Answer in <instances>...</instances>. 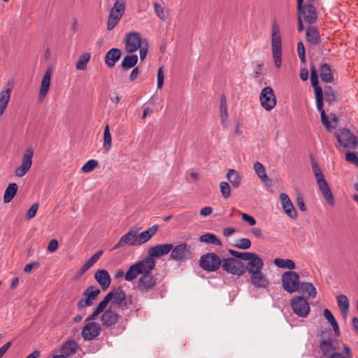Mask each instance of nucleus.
<instances>
[{
    "mask_svg": "<svg viewBox=\"0 0 358 358\" xmlns=\"http://www.w3.org/2000/svg\"><path fill=\"white\" fill-rule=\"evenodd\" d=\"M310 81L315 90L316 106L317 110L320 112L322 124L328 130L335 129L337 125L336 120L334 119L330 122L326 115L324 110L323 109V92L322 88L318 85L319 81L317 71L313 66L310 67Z\"/></svg>",
    "mask_w": 358,
    "mask_h": 358,
    "instance_id": "1",
    "label": "nucleus"
},
{
    "mask_svg": "<svg viewBox=\"0 0 358 358\" xmlns=\"http://www.w3.org/2000/svg\"><path fill=\"white\" fill-rule=\"evenodd\" d=\"M156 262L155 259L148 255V256L142 260L138 261L131 265L125 273L124 279L127 281L131 282L139 275H146L151 273L155 268Z\"/></svg>",
    "mask_w": 358,
    "mask_h": 358,
    "instance_id": "2",
    "label": "nucleus"
},
{
    "mask_svg": "<svg viewBox=\"0 0 358 358\" xmlns=\"http://www.w3.org/2000/svg\"><path fill=\"white\" fill-rule=\"evenodd\" d=\"M271 48L275 66L279 69L282 64V40L279 27L275 23L272 26Z\"/></svg>",
    "mask_w": 358,
    "mask_h": 358,
    "instance_id": "3",
    "label": "nucleus"
},
{
    "mask_svg": "<svg viewBox=\"0 0 358 358\" xmlns=\"http://www.w3.org/2000/svg\"><path fill=\"white\" fill-rule=\"evenodd\" d=\"M126 9L125 0H115L113 6L110 8L107 29L112 30L120 21Z\"/></svg>",
    "mask_w": 358,
    "mask_h": 358,
    "instance_id": "4",
    "label": "nucleus"
},
{
    "mask_svg": "<svg viewBox=\"0 0 358 358\" xmlns=\"http://www.w3.org/2000/svg\"><path fill=\"white\" fill-rule=\"evenodd\" d=\"M338 144L337 148H354L358 143L357 137L348 129H341L338 132L334 133Z\"/></svg>",
    "mask_w": 358,
    "mask_h": 358,
    "instance_id": "5",
    "label": "nucleus"
},
{
    "mask_svg": "<svg viewBox=\"0 0 358 358\" xmlns=\"http://www.w3.org/2000/svg\"><path fill=\"white\" fill-rule=\"evenodd\" d=\"M331 334V330L323 332L320 340V348L324 357L336 352L335 351L338 349L337 346L338 342L332 338Z\"/></svg>",
    "mask_w": 358,
    "mask_h": 358,
    "instance_id": "6",
    "label": "nucleus"
},
{
    "mask_svg": "<svg viewBox=\"0 0 358 358\" xmlns=\"http://www.w3.org/2000/svg\"><path fill=\"white\" fill-rule=\"evenodd\" d=\"M297 16L301 15V18L308 24H313L317 21V14L315 7L311 4L303 6V0H297Z\"/></svg>",
    "mask_w": 358,
    "mask_h": 358,
    "instance_id": "7",
    "label": "nucleus"
},
{
    "mask_svg": "<svg viewBox=\"0 0 358 358\" xmlns=\"http://www.w3.org/2000/svg\"><path fill=\"white\" fill-rule=\"evenodd\" d=\"M199 264L203 270L215 271L221 266L222 260L215 253L209 252L201 257Z\"/></svg>",
    "mask_w": 358,
    "mask_h": 358,
    "instance_id": "8",
    "label": "nucleus"
},
{
    "mask_svg": "<svg viewBox=\"0 0 358 358\" xmlns=\"http://www.w3.org/2000/svg\"><path fill=\"white\" fill-rule=\"evenodd\" d=\"M170 252V258L178 262H185L190 259L192 256L191 247L185 243H180L176 246L172 245Z\"/></svg>",
    "mask_w": 358,
    "mask_h": 358,
    "instance_id": "9",
    "label": "nucleus"
},
{
    "mask_svg": "<svg viewBox=\"0 0 358 358\" xmlns=\"http://www.w3.org/2000/svg\"><path fill=\"white\" fill-rule=\"evenodd\" d=\"M145 42V40H142L141 36L138 32H129L124 38L125 50L129 53H133Z\"/></svg>",
    "mask_w": 358,
    "mask_h": 358,
    "instance_id": "10",
    "label": "nucleus"
},
{
    "mask_svg": "<svg viewBox=\"0 0 358 358\" xmlns=\"http://www.w3.org/2000/svg\"><path fill=\"white\" fill-rule=\"evenodd\" d=\"M283 289L289 292L293 293L298 289L299 285V275L294 271H286L282 275Z\"/></svg>",
    "mask_w": 358,
    "mask_h": 358,
    "instance_id": "11",
    "label": "nucleus"
},
{
    "mask_svg": "<svg viewBox=\"0 0 358 358\" xmlns=\"http://www.w3.org/2000/svg\"><path fill=\"white\" fill-rule=\"evenodd\" d=\"M222 269L232 275H241L245 273V267L242 262L229 257L222 262Z\"/></svg>",
    "mask_w": 358,
    "mask_h": 358,
    "instance_id": "12",
    "label": "nucleus"
},
{
    "mask_svg": "<svg viewBox=\"0 0 358 358\" xmlns=\"http://www.w3.org/2000/svg\"><path fill=\"white\" fill-rule=\"evenodd\" d=\"M291 307L295 314L301 317H306L310 312V306L303 296H294L291 301Z\"/></svg>",
    "mask_w": 358,
    "mask_h": 358,
    "instance_id": "13",
    "label": "nucleus"
},
{
    "mask_svg": "<svg viewBox=\"0 0 358 358\" xmlns=\"http://www.w3.org/2000/svg\"><path fill=\"white\" fill-rule=\"evenodd\" d=\"M157 285V278L152 273L142 275L138 280L137 288L143 292L147 293L155 289Z\"/></svg>",
    "mask_w": 358,
    "mask_h": 358,
    "instance_id": "14",
    "label": "nucleus"
},
{
    "mask_svg": "<svg viewBox=\"0 0 358 358\" xmlns=\"http://www.w3.org/2000/svg\"><path fill=\"white\" fill-rule=\"evenodd\" d=\"M259 99L262 106L268 111L276 104V99L271 87H266L262 90Z\"/></svg>",
    "mask_w": 358,
    "mask_h": 358,
    "instance_id": "15",
    "label": "nucleus"
},
{
    "mask_svg": "<svg viewBox=\"0 0 358 358\" xmlns=\"http://www.w3.org/2000/svg\"><path fill=\"white\" fill-rule=\"evenodd\" d=\"M87 322L83 327L81 336L85 341H91L97 337L101 331L100 325L92 321H86Z\"/></svg>",
    "mask_w": 358,
    "mask_h": 358,
    "instance_id": "16",
    "label": "nucleus"
},
{
    "mask_svg": "<svg viewBox=\"0 0 358 358\" xmlns=\"http://www.w3.org/2000/svg\"><path fill=\"white\" fill-rule=\"evenodd\" d=\"M34 151L31 148H28L22 156V164L15 171V174L17 177L24 176L30 169L32 164V157Z\"/></svg>",
    "mask_w": 358,
    "mask_h": 358,
    "instance_id": "17",
    "label": "nucleus"
},
{
    "mask_svg": "<svg viewBox=\"0 0 358 358\" xmlns=\"http://www.w3.org/2000/svg\"><path fill=\"white\" fill-rule=\"evenodd\" d=\"M139 229L136 227L131 228L127 234L123 235L117 244L114 246L113 249H118L125 245L131 246H136L137 243V234Z\"/></svg>",
    "mask_w": 358,
    "mask_h": 358,
    "instance_id": "18",
    "label": "nucleus"
},
{
    "mask_svg": "<svg viewBox=\"0 0 358 358\" xmlns=\"http://www.w3.org/2000/svg\"><path fill=\"white\" fill-rule=\"evenodd\" d=\"M100 294V289L94 286L88 287L83 293V295L85 296V300H80L78 303V308L81 309L85 306H90L93 303V301L97 297V296Z\"/></svg>",
    "mask_w": 358,
    "mask_h": 358,
    "instance_id": "19",
    "label": "nucleus"
},
{
    "mask_svg": "<svg viewBox=\"0 0 358 358\" xmlns=\"http://www.w3.org/2000/svg\"><path fill=\"white\" fill-rule=\"evenodd\" d=\"M171 249L172 244L171 243L159 244L150 247L148 250V255H149L152 259H155V258H160L168 255Z\"/></svg>",
    "mask_w": 358,
    "mask_h": 358,
    "instance_id": "20",
    "label": "nucleus"
},
{
    "mask_svg": "<svg viewBox=\"0 0 358 358\" xmlns=\"http://www.w3.org/2000/svg\"><path fill=\"white\" fill-rule=\"evenodd\" d=\"M279 199L284 212L291 218L296 219L297 217L296 211L289 196L285 193H281Z\"/></svg>",
    "mask_w": 358,
    "mask_h": 358,
    "instance_id": "21",
    "label": "nucleus"
},
{
    "mask_svg": "<svg viewBox=\"0 0 358 358\" xmlns=\"http://www.w3.org/2000/svg\"><path fill=\"white\" fill-rule=\"evenodd\" d=\"M264 266L262 259L256 254L253 253L252 257L248 260L245 267L248 273L250 275L255 272L262 271Z\"/></svg>",
    "mask_w": 358,
    "mask_h": 358,
    "instance_id": "22",
    "label": "nucleus"
},
{
    "mask_svg": "<svg viewBox=\"0 0 358 358\" xmlns=\"http://www.w3.org/2000/svg\"><path fill=\"white\" fill-rule=\"evenodd\" d=\"M250 283L256 287L266 288L269 285V281L262 271L255 272L250 274Z\"/></svg>",
    "mask_w": 358,
    "mask_h": 358,
    "instance_id": "23",
    "label": "nucleus"
},
{
    "mask_svg": "<svg viewBox=\"0 0 358 358\" xmlns=\"http://www.w3.org/2000/svg\"><path fill=\"white\" fill-rule=\"evenodd\" d=\"M94 278L100 285L103 290L108 289L110 285L111 279L106 270H98L94 274Z\"/></svg>",
    "mask_w": 358,
    "mask_h": 358,
    "instance_id": "24",
    "label": "nucleus"
},
{
    "mask_svg": "<svg viewBox=\"0 0 358 358\" xmlns=\"http://www.w3.org/2000/svg\"><path fill=\"white\" fill-rule=\"evenodd\" d=\"M51 73V69H48L43 75L39 91L40 100H43L48 92L50 85Z\"/></svg>",
    "mask_w": 358,
    "mask_h": 358,
    "instance_id": "25",
    "label": "nucleus"
},
{
    "mask_svg": "<svg viewBox=\"0 0 358 358\" xmlns=\"http://www.w3.org/2000/svg\"><path fill=\"white\" fill-rule=\"evenodd\" d=\"M313 170L314 172V176L315 177L317 185L319 187L320 190L321 192L326 191L329 188L327 181L325 180L324 176L320 169L319 166L317 164L314 163L313 164Z\"/></svg>",
    "mask_w": 358,
    "mask_h": 358,
    "instance_id": "26",
    "label": "nucleus"
},
{
    "mask_svg": "<svg viewBox=\"0 0 358 358\" xmlns=\"http://www.w3.org/2000/svg\"><path fill=\"white\" fill-rule=\"evenodd\" d=\"M122 55V52L118 48L110 49L105 55V63L109 67L112 68L115 66V63L120 59Z\"/></svg>",
    "mask_w": 358,
    "mask_h": 358,
    "instance_id": "27",
    "label": "nucleus"
},
{
    "mask_svg": "<svg viewBox=\"0 0 358 358\" xmlns=\"http://www.w3.org/2000/svg\"><path fill=\"white\" fill-rule=\"evenodd\" d=\"M118 317V314L109 308L101 316L102 325L108 327L114 325L117 322Z\"/></svg>",
    "mask_w": 358,
    "mask_h": 358,
    "instance_id": "28",
    "label": "nucleus"
},
{
    "mask_svg": "<svg viewBox=\"0 0 358 358\" xmlns=\"http://www.w3.org/2000/svg\"><path fill=\"white\" fill-rule=\"evenodd\" d=\"M306 36L308 42L313 45H317L320 43V35L315 27H308L306 29Z\"/></svg>",
    "mask_w": 358,
    "mask_h": 358,
    "instance_id": "29",
    "label": "nucleus"
},
{
    "mask_svg": "<svg viewBox=\"0 0 358 358\" xmlns=\"http://www.w3.org/2000/svg\"><path fill=\"white\" fill-rule=\"evenodd\" d=\"M78 344L73 341L66 342L61 348V356L68 358L74 355L78 350Z\"/></svg>",
    "mask_w": 358,
    "mask_h": 358,
    "instance_id": "30",
    "label": "nucleus"
},
{
    "mask_svg": "<svg viewBox=\"0 0 358 358\" xmlns=\"http://www.w3.org/2000/svg\"><path fill=\"white\" fill-rule=\"evenodd\" d=\"M157 231V227L153 226L146 231L137 234V243L141 245L148 242Z\"/></svg>",
    "mask_w": 358,
    "mask_h": 358,
    "instance_id": "31",
    "label": "nucleus"
},
{
    "mask_svg": "<svg viewBox=\"0 0 358 358\" xmlns=\"http://www.w3.org/2000/svg\"><path fill=\"white\" fill-rule=\"evenodd\" d=\"M110 301V294H106L104 299L99 303L94 312L86 319V321L94 320L96 317L106 309Z\"/></svg>",
    "mask_w": 358,
    "mask_h": 358,
    "instance_id": "32",
    "label": "nucleus"
},
{
    "mask_svg": "<svg viewBox=\"0 0 358 358\" xmlns=\"http://www.w3.org/2000/svg\"><path fill=\"white\" fill-rule=\"evenodd\" d=\"M107 294H110V301L118 306L122 305L125 301V293L121 287L115 289Z\"/></svg>",
    "mask_w": 358,
    "mask_h": 358,
    "instance_id": "33",
    "label": "nucleus"
},
{
    "mask_svg": "<svg viewBox=\"0 0 358 358\" xmlns=\"http://www.w3.org/2000/svg\"><path fill=\"white\" fill-rule=\"evenodd\" d=\"M319 71L320 76L322 81L325 83H332L334 81V76L329 64H322L320 66Z\"/></svg>",
    "mask_w": 358,
    "mask_h": 358,
    "instance_id": "34",
    "label": "nucleus"
},
{
    "mask_svg": "<svg viewBox=\"0 0 358 358\" xmlns=\"http://www.w3.org/2000/svg\"><path fill=\"white\" fill-rule=\"evenodd\" d=\"M296 291L302 294H308V296L311 299H315L317 294L315 287L310 282L299 283Z\"/></svg>",
    "mask_w": 358,
    "mask_h": 358,
    "instance_id": "35",
    "label": "nucleus"
},
{
    "mask_svg": "<svg viewBox=\"0 0 358 358\" xmlns=\"http://www.w3.org/2000/svg\"><path fill=\"white\" fill-rule=\"evenodd\" d=\"M11 89L7 88L0 92V116L4 113L10 98Z\"/></svg>",
    "mask_w": 358,
    "mask_h": 358,
    "instance_id": "36",
    "label": "nucleus"
},
{
    "mask_svg": "<svg viewBox=\"0 0 358 358\" xmlns=\"http://www.w3.org/2000/svg\"><path fill=\"white\" fill-rule=\"evenodd\" d=\"M226 177L234 188H238L240 186L241 177L235 169H229Z\"/></svg>",
    "mask_w": 358,
    "mask_h": 358,
    "instance_id": "37",
    "label": "nucleus"
},
{
    "mask_svg": "<svg viewBox=\"0 0 358 358\" xmlns=\"http://www.w3.org/2000/svg\"><path fill=\"white\" fill-rule=\"evenodd\" d=\"M339 309L344 317H346L350 308V302L345 295L341 294L336 298Z\"/></svg>",
    "mask_w": 358,
    "mask_h": 358,
    "instance_id": "38",
    "label": "nucleus"
},
{
    "mask_svg": "<svg viewBox=\"0 0 358 358\" xmlns=\"http://www.w3.org/2000/svg\"><path fill=\"white\" fill-rule=\"evenodd\" d=\"M199 241L201 243H205L208 244H213L217 246L222 245V242L220 240L213 234L206 233L205 234L201 235Z\"/></svg>",
    "mask_w": 358,
    "mask_h": 358,
    "instance_id": "39",
    "label": "nucleus"
},
{
    "mask_svg": "<svg viewBox=\"0 0 358 358\" xmlns=\"http://www.w3.org/2000/svg\"><path fill=\"white\" fill-rule=\"evenodd\" d=\"M17 192V185L15 183H10L7 187L4 195L3 201L4 203H9L15 196Z\"/></svg>",
    "mask_w": 358,
    "mask_h": 358,
    "instance_id": "40",
    "label": "nucleus"
},
{
    "mask_svg": "<svg viewBox=\"0 0 358 358\" xmlns=\"http://www.w3.org/2000/svg\"><path fill=\"white\" fill-rule=\"evenodd\" d=\"M138 62L137 55H127L124 57L121 66L124 70H128L134 67Z\"/></svg>",
    "mask_w": 358,
    "mask_h": 358,
    "instance_id": "41",
    "label": "nucleus"
},
{
    "mask_svg": "<svg viewBox=\"0 0 358 358\" xmlns=\"http://www.w3.org/2000/svg\"><path fill=\"white\" fill-rule=\"evenodd\" d=\"M274 264L282 268L294 269L295 268V263L292 259L276 258L273 261Z\"/></svg>",
    "mask_w": 358,
    "mask_h": 358,
    "instance_id": "42",
    "label": "nucleus"
},
{
    "mask_svg": "<svg viewBox=\"0 0 358 358\" xmlns=\"http://www.w3.org/2000/svg\"><path fill=\"white\" fill-rule=\"evenodd\" d=\"M324 315L328 320V322L331 324V325L333 327L336 335L338 336L340 334L339 327L336 320L335 319L334 316L332 315L331 311L329 309H324Z\"/></svg>",
    "mask_w": 358,
    "mask_h": 358,
    "instance_id": "43",
    "label": "nucleus"
},
{
    "mask_svg": "<svg viewBox=\"0 0 358 358\" xmlns=\"http://www.w3.org/2000/svg\"><path fill=\"white\" fill-rule=\"evenodd\" d=\"M112 145V138L111 134L110 132L109 126L106 125L104 128L103 131V148L106 151L110 150Z\"/></svg>",
    "mask_w": 358,
    "mask_h": 358,
    "instance_id": "44",
    "label": "nucleus"
},
{
    "mask_svg": "<svg viewBox=\"0 0 358 358\" xmlns=\"http://www.w3.org/2000/svg\"><path fill=\"white\" fill-rule=\"evenodd\" d=\"M254 170L259 176V178L264 182L268 180L264 166L259 162L254 164Z\"/></svg>",
    "mask_w": 358,
    "mask_h": 358,
    "instance_id": "45",
    "label": "nucleus"
},
{
    "mask_svg": "<svg viewBox=\"0 0 358 358\" xmlns=\"http://www.w3.org/2000/svg\"><path fill=\"white\" fill-rule=\"evenodd\" d=\"M90 59V55L89 53H85V54L82 55L79 57V59L76 64V69L80 71L86 69L87 64Z\"/></svg>",
    "mask_w": 358,
    "mask_h": 358,
    "instance_id": "46",
    "label": "nucleus"
},
{
    "mask_svg": "<svg viewBox=\"0 0 358 358\" xmlns=\"http://www.w3.org/2000/svg\"><path fill=\"white\" fill-rule=\"evenodd\" d=\"M220 110L221 121L222 122H224L227 120L228 117L227 100L224 96H222L221 97Z\"/></svg>",
    "mask_w": 358,
    "mask_h": 358,
    "instance_id": "47",
    "label": "nucleus"
},
{
    "mask_svg": "<svg viewBox=\"0 0 358 358\" xmlns=\"http://www.w3.org/2000/svg\"><path fill=\"white\" fill-rule=\"evenodd\" d=\"M228 252L233 257H234L236 258L241 259L242 260H245V261H248L251 257H252V255L254 253V252H238V251H236V250H234L231 249H229L228 250Z\"/></svg>",
    "mask_w": 358,
    "mask_h": 358,
    "instance_id": "48",
    "label": "nucleus"
},
{
    "mask_svg": "<svg viewBox=\"0 0 358 358\" xmlns=\"http://www.w3.org/2000/svg\"><path fill=\"white\" fill-rule=\"evenodd\" d=\"M343 351L345 355L339 352H333L329 355V358H352L351 349L348 345H343Z\"/></svg>",
    "mask_w": 358,
    "mask_h": 358,
    "instance_id": "49",
    "label": "nucleus"
},
{
    "mask_svg": "<svg viewBox=\"0 0 358 358\" xmlns=\"http://www.w3.org/2000/svg\"><path fill=\"white\" fill-rule=\"evenodd\" d=\"M99 165V163L95 159H91L87 162L82 167L81 170L83 173H89L92 171Z\"/></svg>",
    "mask_w": 358,
    "mask_h": 358,
    "instance_id": "50",
    "label": "nucleus"
},
{
    "mask_svg": "<svg viewBox=\"0 0 358 358\" xmlns=\"http://www.w3.org/2000/svg\"><path fill=\"white\" fill-rule=\"evenodd\" d=\"M220 188L222 196L224 199H227L230 196L231 194V187L229 184L227 182H221L220 183Z\"/></svg>",
    "mask_w": 358,
    "mask_h": 358,
    "instance_id": "51",
    "label": "nucleus"
},
{
    "mask_svg": "<svg viewBox=\"0 0 358 358\" xmlns=\"http://www.w3.org/2000/svg\"><path fill=\"white\" fill-rule=\"evenodd\" d=\"M251 246V241L250 239L243 238L238 240L237 243L234 245V247L238 249L246 250L250 248Z\"/></svg>",
    "mask_w": 358,
    "mask_h": 358,
    "instance_id": "52",
    "label": "nucleus"
},
{
    "mask_svg": "<svg viewBox=\"0 0 358 358\" xmlns=\"http://www.w3.org/2000/svg\"><path fill=\"white\" fill-rule=\"evenodd\" d=\"M297 52L299 55V57L301 62L303 64L306 63V50L303 43L302 42H299L297 44Z\"/></svg>",
    "mask_w": 358,
    "mask_h": 358,
    "instance_id": "53",
    "label": "nucleus"
},
{
    "mask_svg": "<svg viewBox=\"0 0 358 358\" xmlns=\"http://www.w3.org/2000/svg\"><path fill=\"white\" fill-rule=\"evenodd\" d=\"M102 254V250L97 251L85 262V264L91 268L99 259Z\"/></svg>",
    "mask_w": 358,
    "mask_h": 358,
    "instance_id": "54",
    "label": "nucleus"
},
{
    "mask_svg": "<svg viewBox=\"0 0 358 358\" xmlns=\"http://www.w3.org/2000/svg\"><path fill=\"white\" fill-rule=\"evenodd\" d=\"M102 254V250L97 251L85 262V264L91 268L99 259Z\"/></svg>",
    "mask_w": 358,
    "mask_h": 358,
    "instance_id": "55",
    "label": "nucleus"
},
{
    "mask_svg": "<svg viewBox=\"0 0 358 358\" xmlns=\"http://www.w3.org/2000/svg\"><path fill=\"white\" fill-rule=\"evenodd\" d=\"M102 254V250L97 251L85 262V264L91 268L99 259Z\"/></svg>",
    "mask_w": 358,
    "mask_h": 358,
    "instance_id": "56",
    "label": "nucleus"
},
{
    "mask_svg": "<svg viewBox=\"0 0 358 358\" xmlns=\"http://www.w3.org/2000/svg\"><path fill=\"white\" fill-rule=\"evenodd\" d=\"M102 254V250L97 251L85 262V264L91 268L99 259Z\"/></svg>",
    "mask_w": 358,
    "mask_h": 358,
    "instance_id": "57",
    "label": "nucleus"
},
{
    "mask_svg": "<svg viewBox=\"0 0 358 358\" xmlns=\"http://www.w3.org/2000/svg\"><path fill=\"white\" fill-rule=\"evenodd\" d=\"M154 10H155V14L160 20H164L166 19L164 9L159 3H154Z\"/></svg>",
    "mask_w": 358,
    "mask_h": 358,
    "instance_id": "58",
    "label": "nucleus"
},
{
    "mask_svg": "<svg viewBox=\"0 0 358 358\" xmlns=\"http://www.w3.org/2000/svg\"><path fill=\"white\" fill-rule=\"evenodd\" d=\"M322 194L323 196L324 197V199H326L327 202L330 206H334V204H335L334 197L333 194L330 189L322 192Z\"/></svg>",
    "mask_w": 358,
    "mask_h": 358,
    "instance_id": "59",
    "label": "nucleus"
},
{
    "mask_svg": "<svg viewBox=\"0 0 358 358\" xmlns=\"http://www.w3.org/2000/svg\"><path fill=\"white\" fill-rule=\"evenodd\" d=\"M164 71L163 67H159L157 71V88L161 89L164 85Z\"/></svg>",
    "mask_w": 358,
    "mask_h": 358,
    "instance_id": "60",
    "label": "nucleus"
},
{
    "mask_svg": "<svg viewBox=\"0 0 358 358\" xmlns=\"http://www.w3.org/2000/svg\"><path fill=\"white\" fill-rule=\"evenodd\" d=\"M345 159L358 167V157L356 153L348 152L345 156Z\"/></svg>",
    "mask_w": 358,
    "mask_h": 358,
    "instance_id": "61",
    "label": "nucleus"
},
{
    "mask_svg": "<svg viewBox=\"0 0 358 358\" xmlns=\"http://www.w3.org/2000/svg\"><path fill=\"white\" fill-rule=\"evenodd\" d=\"M241 217H242L243 220L248 222V224L250 226H254L257 223L256 220L253 217H252L251 215H250L247 213H242Z\"/></svg>",
    "mask_w": 358,
    "mask_h": 358,
    "instance_id": "62",
    "label": "nucleus"
},
{
    "mask_svg": "<svg viewBox=\"0 0 358 358\" xmlns=\"http://www.w3.org/2000/svg\"><path fill=\"white\" fill-rule=\"evenodd\" d=\"M38 208V204L37 203H34L27 212V219H31L34 217H35Z\"/></svg>",
    "mask_w": 358,
    "mask_h": 358,
    "instance_id": "63",
    "label": "nucleus"
},
{
    "mask_svg": "<svg viewBox=\"0 0 358 358\" xmlns=\"http://www.w3.org/2000/svg\"><path fill=\"white\" fill-rule=\"evenodd\" d=\"M39 266L40 263L38 262H33L25 265V266L24 267V271L25 273H29L31 271L33 268H38Z\"/></svg>",
    "mask_w": 358,
    "mask_h": 358,
    "instance_id": "64",
    "label": "nucleus"
}]
</instances>
